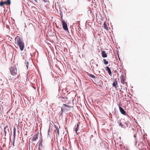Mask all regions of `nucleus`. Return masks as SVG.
Masks as SVG:
<instances>
[{"instance_id":"nucleus-1","label":"nucleus","mask_w":150,"mask_h":150,"mask_svg":"<svg viewBox=\"0 0 150 150\" xmlns=\"http://www.w3.org/2000/svg\"><path fill=\"white\" fill-rule=\"evenodd\" d=\"M15 42L20 47L21 51H23L24 48V43L21 38L19 36H17L15 38Z\"/></svg>"},{"instance_id":"nucleus-2","label":"nucleus","mask_w":150,"mask_h":150,"mask_svg":"<svg viewBox=\"0 0 150 150\" xmlns=\"http://www.w3.org/2000/svg\"><path fill=\"white\" fill-rule=\"evenodd\" d=\"M9 70L11 74L12 75H16L17 74V69L15 65L11 66Z\"/></svg>"},{"instance_id":"nucleus-3","label":"nucleus","mask_w":150,"mask_h":150,"mask_svg":"<svg viewBox=\"0 0 150 150\" xmlns=\"http://www.w3.org/2000/svg\"><path fill=\"white\" fill-rule=\"evenodd\" d=\"M62 26L63 29L65 30H68L67 23L64 20L62 21Z\"/></svg>"},{"instance_id":"nucleus-4","label":"nucleus","mask_w":150,"mask_h":150,"mask_svg":"<svg viewBox=\"0 0 150 150\" xmlns=\"http://www.w3.org/2000/svg\"><path fill=\"white\" fill-rule=\"evenodd\" d=\"M11 2L10 0H8L6 1L0 2V6H2L4 4L6 5H9L11 4Z\"/></svg>"},{"instance_id":"nucleus-5","label":"nucleus","mask_w":150,"mask_h":150,"mask_svg":"<svg viewBox=\"0 0 150 150\" xmlns=\"http://www.w3.org/2000/svg\"><path fill=\"white\" fill-rule=\"evenodd\" d=\"M117 122L119 124V126H120L122 128H124V129L126 128V127L125 125L124 124H122V123L121 122V120H118Z\"/></svg>"},{"instance_id":"nucleus-6","label":"nucleus","mask_w":150,"mask_h":150,"mask_svg":"<svg viewBox=\"0 0 150 150\" xmlns=\"http://www.w3.org/2000/svg\"><path fill=\"white\" fill-rule=\"evenodd\" d=\"M119 110L121 113L123 115H125L126 114V112L124 109L121 107L120 106L119 107Z\"/></svg>"},{"instance_id":"nucleus-7","label":"nucleus","mask_w":150,"mask_h":150,"mask_svg":"<svg viewBox=\"0 0 150 150\" xmlns=\"http://www.w3.org/2000/svg\"><path fill=\"white\" fill-rule=\"evenodd\" d=\"M8 127L6 126L4 128V130L5 133V135L6 136V134L7 132L8 133H9V129L8 128Z\"/></svg>"},{"instance_id":"nucleus-8","label":"nucleus","mask_w":150,"mask_h":150,"mask_svg":"<svg viewBox=\"0 0 150 150\" xmlns=\"http://www.w3.org/2000/svg\"><path fill=\"white\" fill-rule=\"evenodd\" d=\"M105 69H106V70L108 71V74L110 75L111 76L112 75V72L110 70V69L108 67H106Z\"/></svg>"},{"instance_id":"nucleus-9","label":"nucleus","mask_w":150,"mask_h":150,"mask_svg":"<svg viewBox=\"0 0 150 150\" xmlns=\"http://www.w3.org/2000/svg\"><path fill=\"white\" fill-rule=\"evenodd\" d=\"M38 134H35L33 137L32 140L33 141H35L36 140L38 137Z\"/></svg>"},{"instance_id":"nucleus-10","label":"nucleus","mask_w":150,"mask_h":150,"mask_svg":"<svg viewBox=\"0 0 150 150\" xmlns=\"http://www.w3.org/2000/svg\"><path fill=\"white\" fill-rule=\"evenodd\" d=\"M125 81V79L124 78V75L123 74H122L121 76V81L122 83H124V82Z\"/></svg>"},{"instance_id":"nucleus-11","label":"nucleus","mask_w":150,"mask_h":150,"mask_svg":"<svg viewBox=\"0 0 150 150\" xmlns=\"http://www.w3.org/2000/svg\"><path fill=\"white\" fill-rule=\"evenodd\" d=\"M117 84V79H115V80H114V81L113 82V83H112V86L113 87L116 88L117 86L116 85Z\"/></svg>"},{"instance_id":"nucleus-12","label":"nucleus","mask_w":150,"mask_h":150,"mask_svg":"<svg viewBox=\"0 0 150 150\" xmlns=\"http://www.w3.org/2000/svg\"><path fill=\"white\" fill-rule=\"evenodd\" d=\"M102 56L103 58H105L107 57V55L105 51H103L102 52Z\"/></svg>"},{"instance_id":"nucleus-13","label":"nucleus","mask_w":150,"mask_h":150,"mask_svg":"<svg viewBox=\"0 0 150 150\" xmlns=\"http://www.w3.org/2000/svg\"><path fill=\"white\" fill-rule=\"evenodd\" d=\"M42 140H41L39 144L38 149L40 150V148H41L42 147Z\"/></svg>"},{"instance_id":"nucleus-14","label":"nucleus","mask_w":150,"mask_h":150,"mask_svg":"<svg viewBox=\"0 0 150 150\" xmlns=\"http://www.w3.org/2000/svg\"><path fill=\"white\" fill-rule=\"evenodd\" d=\"M64 106H68L66 105L65 104H63V106L61 108V111L62 112H64L65 110V108L64 107Z\"/></svg>"},{"instance_id":"nucleus-15","label":"nucleus","mask_w":150,"mask_h":150,"mask_svg":"<svg viewBox=\"0 0 150 150\" xmlns=\"http://www.w3.org/2000/svg\"><path fill=\"white\" fill-rule=\"evenodd\" d=\"M54 127L55 128V130L56 131H57V132L58 135H59V129L58 127L56 125H54Z\"/></svg>"},{"instance_id":"nucleus-16","label":"nucleus","mask_w":150,"mask_h":150,"mask_svg":"<svg viewBox=\"0 0 150 150\" xmlns=\"http://www.w3.org/2000/svg\"><path fill=\"white\" fill-rule=\"evenodd\" d=\"M79 127V125L78 123H77L76 125V128L75 129V131L76 132V133H77V131H78Z\"/></svg>"},{"instance_id":"nucleus-17","label":"nucleus","mask_w":150,"mask_h":150,"mask_svg":"<svg viewBox=\"0 0 150 150\" xmlns=\"http://www.w3.org/2000/svg\"><path fill=\"white\" fill-rule=\"evenodd\" d=\"M104 28L106 30H108V28L107 26L106 23L105 22L103 24Z\"/></svg>"},{"instance_id":"nucleus-18","label":"nucleus","mask_w":150,"mask_h":150,"mask_svg":"<svg viewBox=\"0 0 150 150\" xmlns=\"http://www.w3.org/2000/svg\"><path fill=\"white\" fill-rule=\"evenodd\" d=\"M88 76L92 78H96V77L94 75L91 74H89L88 75Z\"/></svg>"},{"instance_id":"nucleus-19","label":"nucleus","mask_w":150,"mask_h":150,"mask_svg":"<svg viewBox=\"0 0 150 150\" xmlns=\"http://www.w3.org/2000/svg\"><path fill=\"white\" fill-rule=\"evenodd\" d=\"M98 66V64H97L94 63V64H93V65H91V67H93L94 68H96Z\"/></svg>"},{"instance_id":"nucleus-20","label":"nucleus","mask_w":150,"mask_h":150,"mask_svg":"<svg viewBox=\"0 0 150 150\" xmlns=\"http://www.w3.org/2000/svg\"><path fill=\"white\" fill-rule=\"evenodd\" d=\"M103 62L104 63V64L105 65H107L108 63V62L105 59H104L103 60Z\"/></svg>"},{"instance_id":"nucleus-21","label":"nucleus","mask_w":150,"mask_h":150,"mask_svg":"<svg viewBox=\"0 0 150 150\" xmlns=\"http://www.w3.org/2000/svg\"><path fill=\"white\" fill-rule=\"evenodd\" d=\"M125 124L126 125L127 127H130V125H129V122H125Z\"/></svg>"},{"instance_id":"nucleus-22","label":"nucleus","mask_w":150,"mask_h":150,"mask_svg":"<svg viewBox=\"0 0 150 150\" xmlns=\"http://www.w3.org/2000/svg\"><path fill=\"white\" fill-rule=\"evenodd\" d=\"M94 60L93 59L91 60L90 61V64L91 65H93V64H94Z\"/></svg>"},{"instance_id":"nucleus-23","label":"nucleus","mask_w":150,"mask_h":150,"mask_svg":"<svg viewBox=\"0 0 150 150\" xmlns=\"http://www.w3.org/2000/svg\"><path fill=\"white\" fill-rule=\"evenodd\" d=\"M16 132H13V140H15V137H16Z\"/></svg>"},{"instance_id":"nucleus-24","label":"nucleus","mask_w":150,"mask_h":150,"mask_svg":"<svg viewBox=\"0 0 150 150\" xmlns=\"http://www.w3.org/2000/svg\"><path fill=\"white\" fill-rule=\"evenodd\" d=\"M62 114H63V112L61 111L59 113V116H62Z\"/></svg>"},{"instance_id":"nucleus-25","label":"nucleus","mask_w":150,"mask_h":150,"mask_svg":"<svg viewBox=\"0 0 150 150\" xmlns=\"http://www.w3.org/2000/svg\"><path fill=\"white\" fill-rule=\"evenodd\" d=\"M28 64H29V62H26V67L27 68V69L28 68Z\"/></svg>"},{"instance_id":"nucleus-26","label":"nucleus","mask_w":150,"mask_h":150,"mask_svg":"<svg viewBox=\"0 0 150 150\" xmlns=\"http://www.w3.org/2000/svg\"><path fill=\"white\" fill-rule=\"evenodd\" d=\"M13 132H16V129L15 127H14L13 129Z\"/></svg>"},{"instance_id":"nucleus-27","label":"nucleus","mask_w":150,"mask_h":150,"mask_svg":"<svg viewBox=\"0 0 150 150\" xmlns=\"http://www.w3.org/2000/svg\"><path fill=\"white\" fill-rule=\"evenodd\" d=\"M48 137H51L50 133H48Z\"/></svg>"},{"instance_id":"nucleus-28","label":"nucleus","mask_w":150,"mask_h":150,"mask_svg":"<svg viewBox=\"0 0 150 150\" xmlns=\"http://www.w3.org/2000/svg\"><path fill=\"white\" fill-rule=\"evenodd\" d=\"M15 141V140H13V146H14Z\"/></svg>"},{"instance_id":"nucleus-29","label":"nucleus","mask_w":150,"mask_h":150,"mask_svg":"<svg viewBox=\"0 0 150 150\" xmlns=\"http://www.w3.org/2000/svg\"><path fill=\"white\" fill-rule=\"evenodd\" d=\"M43 0L45 3L48 2V1H47V0Z\"/></svg>"},{"instance_id":"nucleus-30","label":"nucleus","mask_w":150,"mask_h":150,"mask_svg":"<svg viewBox=\"0 0 150 150\" xmlns=\"http://www.w3.org/2000/svg\"><path fill=\"white\" fill-rule=\"evenodd\" d=\"M50 127L49 128V129L48 130V133H50Z\"/></svg>"},{"instance_id":"nucleus-31","label":"nucleus","mask_w":150,"mask_h":150,"mask_svg":"<svg viewBox=\"0 0 150 150\" xmlns=\"http://www.w3.org/2000/svg\"><path fill=\"white\" fill-rule=\"evenodd\" d=\"M134 137L135 138V139H136V135L135 134H134Z\"/></svg>"},{"instance_id":"nucleus-32","label":"nucleus","mask_w":150,"mask_h":150,"mask_svg":"<svg viewBox=\"0 0 150 150\" xmlns=\"http://www.w3.org/2000/svg\"><path fill=\"white\" fill-rule=\"evenodd\" d=\"M117 54H118V56H119V54H118V53H117ZM118 57H119V59L120 60V57H119V56H118Z\"/></svg>"},{"instance_id":"nucleus-33","label":"nucleus","mask_w":150,"mask_h":150,"mask_svg":"<svg viewBox=\"0 0 150 150\" xmlns=\"http://www.w3.org/2000/svg\"><path fill=\"white\" fill-rule=\"evenodd\" d=\"M35 2H37V0H34Z\"/></svg>"},{"instance_id":"nucleus-34","label":"nucleus","mask_w":150,"mask_h":150,"mask_svg":"<svg viewBox=\"0 0 150 150\" xmlns=\"http://www.w3.org/2000/svg\"><path fill=\"white\" fill-rule=\"evenodd\" d=\"M132 129H133V130H134V128H132Z\"/></svg>"}]
</instances>
